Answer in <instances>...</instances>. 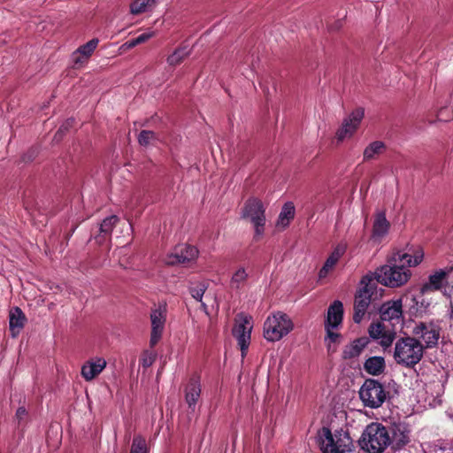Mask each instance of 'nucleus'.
Listing matches in <instances>:
<instances>
[{"label": "nucleus", "instance_id": "12", "mask_svg": "<svg viewBox=\"0 0 453 453\" xmlns=\"http://www.w3.org/2000/svg\"><path fill=\"white\" fill-rule=\"evenodd\" d=\"M364 115L365 111L363 108L355 109L349 117L343 120L342 127L338 129L336 133L338 141L342 142L345 138L352 136L358 128Z\"/></svg>", "mask_w": 453, "mask_h": 453}, {"label": "nucleus", "instance_id": "29", "mask_svg": "<svg viewBox=\"0 0 453 453\" xmlns=\"http://www.w3.org/2000/svg\"><path fill=\"white\" fill-rule=\"evenodd\" d=\"M209 287L206 281H199L189 287L188 291L191 296L198 302H202L203 296Z\"/></svg>", "mask_w": 453, "mask_h": 453}, {"label": "nucleus", "instance_id": "43", "mask_svg": "<svg viewBox=\"0 0 453 453\" xmlns=\"http://www.w3.org/2000/svg\"><path fill=\"white\" fill-rule=\"evenodd\" d=\"M154 35V32H144L143 33V42L151 38Z\"/></svg>", "mask_w": 453, "mask_h": 453}, {"label": "nucleus", "instance_id": "41", "mask_svg": "<svg viewBox=\"0 0 453 453\" xmlns=\"http://www.w3.org/2000/svg\"><path fill=\"white\" fill-rule=\"evenodd\" d=\"M159 0H143V12L152 10Z\"/></svg>", "mask_w": 453, "mask_h": 453}, {"label": "nucleus", "instance_id": "40", "mask_svg": "<svg viewBox=\"0 0 453 453\" xmlns=\"http://www.w3.org/2000/svg\"><path fill=\"white\" fill-rule=\"evenodd\" d=\"M130 453H142V441L139 438L134 440Z\"/></svg>", "mask_w": 453, "mask_h": 453}, {"label": "nucleus", "instance_id": "22", "mask_svg": "<svg viewBox=\"0 0 453 453\" xmlns=\"http://www.w3.org/2000/svg\"><path fill=\"white\" fill-rule=\"evenodd\" d=\"M365 371L372 376H379L382 374L386 369L385 359L382 357H371L364 363Z\"/></svg>", "mask_w": 453, "mask_h": 453}, {"label": "nucleus", "instance_id": "3", "mask_svg": "<svg viewBox=\"0 0 453 453\" xmlns=\"http://www.w3.org/2000/svg\"><path fill=\"white\" fill-rule=\"evenodd\" d=\"M390 431L380 423H372L364 430L360 447L368 453H382L390 444Z\"/></svg>", "mask_w": 453, "mask_h": 453}, {"label": "nucleus", "instance_id": "2", "mask_svg": "<svg viewBox=\"0 0 453 453\" xmlns=\"http://www.w3.org/2000/svg\"><path fill=\"white\" fill-rule=\"evenodd\" d=\"M425 347L418 339L401 337L395 345L394 359L398 365L413 368L422 359Z\"/></svg>", "mask_w": 453, "mask_h": 453}, {"label": "nucleus", "instance_id": "36", "mask_svg": "<svg viewBox=\"0 0 453 453\" xmlns=\"http://www.w3.org/2000/svg\"><path fill=\"white\" fill-rule=\"evenodd\" d=\"M255 227L254 240L258 241L261 235L264 234V226L265 225V221H257L253 223Z\"/></svg>", "mask_w": 453, "mask_h": 453}, {"label": "nucleus", "instance_id": "23", "mask_svg": "<svg viewBox=\"0 0 453 453\" xmlns=\"http://www.w3.org/2000/svg\"><path fill=\"white\" fill-rule=\"evenodd\" d=\"M26 318L22 311L16 307L10 312V331L12 337H16L24 326Z\"/></svg>", "mask_w": 453, "mask_h": 453}, {"label": "nucleus", "instance_id": "48", "mask_svg": "<svg viewBox=\"0 0 453 453\" xmlns=\"http://www.w3.org/2000/svg\"><path fill=\"white\" fill-rule=\"evenodd\" d=\"M137 140L139 142H142V133L137 134Z\"/></svg>", "mask_w": 453, "mask_h": 453}, {"label": "nucleus", "instance_id": "38", "mask_svg": "<svg viewBox=\"0 0 453 453\" xmlns=\"http://www.w3.org/2000/svg\"><path fill=\"white\" fill-rule=\"evenodd\" d=\"M325 328L326 331V335H327L328 339L330 340V342H336L338 341V339L341 337V334L334 332L332 330L333 329L332 326H325Z\"/></svg>", "mask_w": 453, "mask_h": 453}, {"label": "nucleus", "instance_id": "18", "mask_svg": "<svg viewBox=\"0 0 453 453\" xmlns=\"http://www.w3.org/2000/svg\"><path fill=\"white\" fill-rule=\"evenodd\" d=\"M99 41L92 39L87 43L79 47L72 55L73 62L76 65H81L87 62L91 54L96 49Z\"/></svg>", "mask_w": 453, "mask_h": 453}, {"label": "nucleus", "instance_id": "20", "mask_svg": "<svg viewBox=\"0 0 453 453\" xmlns=\"http://www.w3.org/2000/svg\"><path fill=\"white\" fill-rule=\"evenodd\" d=\"M346 251L345 244H338L333 252L329 255L327 259L326 260L324 265L319 270V275L320 278H324L327 275L330 270L334 268V266L337 264L339 259L342 257V255Z\"/></svg>", "mask_w": 453, "mask_h": 453}, {"label": "nucleus", "instance_id": "37", "mask_svg": "<svg viewBox=\"0 0 453 453\" xmlns=\"http://www.w3.org/2000/svg\"><path fill=\"white\" fill-rule=\"evenodd\" d=\"M142 137H143V146L150 144V143H154V142H157L158 140L152 131L143 130Z\"/></svg>", "mask_w": 453, "mask_h": 453}, {"label": "nucleus", "instance_id": "17", "mask_svg": "<svg viewBox=\"0 0 453 453\" xmlns=\"http://www.w3.org/2000/svg\"><path fill=\"white\" fill-rule=\"evenodd\" d=\"M369 342L370 339L366 336L355 339L353 342L344 347L342 353V358L348 360L359 357L362 351L367 347Z\"/></svg>", "mask_w": 453, "mask_h": 453}, {"label": "nucleus", "instance_id": "10", "mask_svg": "<svg viewBox=\"0 0 453 453\" xmlns=\"http://www.w3.org/2000/svg\"><path fill=\"white\" fill-rule=\"evenodd\" d=\"M251 329L250 318L246 316H240L233 328V335L238 342L242 357L246 354L250 342Z\"/></svg>", "mask_w": 453, "mask_h": 453}, {"label": "nucleus", "instance_id": "33", "mask_svg": "<svg viewBox=\"0 0 453 453\" xmlns=\"http://www.w3.org/2000/svg\"><path fill=\"white\" fill-rule=\"evenodd\" d=\"M386 332L385 326L380 322L372 323L368 328L369 335L373 339H380Z\"/></svg>", "mask_w": 453, "mask_h": 453}, {"label": "nucleus", "instance_id": "16", "mask_svg": "<svg viewBox=\"0 0 453 453\" xmlns=\"http://www.w3.org/2000/svg\"><path fill=\"white\" fill-rule=\"evenodd\" d=\"M106 365L107 362L104 357L89 358L82 365L81 374L86 381H91L105 369Z\"/></svg>", "mask_w": 453, "mask_h": 453}, {"label": "nucleus", "instance_id": "7", "mask_svg": "<svg viewBox=\"0 0 453 453\" xmlns=\"http://www.w3.org/2000/svg\"><path fill=\"white\" fill-rule=\"evenodd\" d=\"M168 313L167 303L165 301L154 303L150 308V346L154 348L162 339Z\"/></svg>", "mask_w": 453, "mask_h": 453}, {"label": "nucleus", "instance_id": "45", "mask_svg": "<svg viewBox=\"0 0 453 453\" xmlns=\"http://www.w3.org/2000/svg\"><path fill=\"white\" fill-rule=\"evenodd\" d=\"M145 355V353L143 352V356ZM152 363V360L150 359L149 361L143 357V363H142V365L143 366H146V365H150V364Z\"/></svg>", "mask_w": 453, "mask_h": 453}, {"label": "nucleus", "instance_id": "42", "mask_svg": "<svg viewBox=\"0 0 453 453\" xmlns=\"http://www.w3.org/2000/svg\"><path fill=\"white\" fill-rule=\"evenodd\" d=\"M27 415V411L24 407H19L16 411V417L21 420Z\"/></svg>", "mask_w": 453, "mask_h": 453}, {"label": "nucleus", "instance_id": "1", "mask_svg": "<svg viewBox=\"0 0 453 453\" xmlns=\"http://www.w3.org/2000/svg\"><path fill=\"white\" fill-rule=\"evenodd\" d=\"M422 255L412 257L408 253L396 252L388 257L386 265L379 267L374 273H369L376 285L380 283L389 288L404 285L411 273L410 267L418 265L422 261Z\"/></svg>", "mask_w": 453, "mask_h": 453}, {"label": "nucleus", "instance_id": "21", "mask_svg": "<svg viewBox=\"0 0 453 453\" xmlns=\"http://www.w3.org/2000/svg\"><path fill=\"white\" fill-rule=\"evenodd\" d=\"M322 432L325 436L321 445L323 453H345V445L342 446L339 441H335L328 428H323Z\"/></svg>", "mask_w": 453, "mask_h": 453}, {"label": "nucleus", "instance_id": "5", "mask_svg": "<svg viewBox=\"0 0 453 453\" xmlns=\"http://www.w3.org/2000/svg\"><path fill=\"white\" fill-rule=\"evenodd\" d=\"M365 407L378 409L385 403L389 394L385 387L375 379H366L358 391Z\"/></svg>", "mask_w": 453, "mask_h": 453}, {"label": "nucleus", "instance_id": "34", "mask_svg": "<svg viewBox=\"0 0 453 453\" xmlns=\"http://www.w3.org/2000/svg\"><path fill=\"white\" fill-rule=\"evenodd\" d=\"M395 338V332H386L380 339V344L381 347H383L385 349L388 347H390Z\"/></svg>", "mask_w": 453, "mask_h": 453}, {"label": "nucleus", "instance_id": "13", "mask_svg": "<svg viewBox=\"0 0 453 453\" xmlns=\"http://www.w3.org/2000/svg\"><path fill=\"white\" fill-rule=\"evenodd\" d=\"M452 272L453 266L435 271L433 274L429 275L427 282L421 286V293L425 294L441 290L447 285V280Z\"/></svg>", "mask_w": 453, "mask_h": 453}, {"label": "nucleus", "instance_id": "24", "mask_svg": "<svg viewBox=\"0 0 453 453\" xmlns=\"http://www.w3.org/2000/svg\"><path fill=\"white\" fill-rule=\"evenodd\" d=\"M389 226L385 212L377 213L372 226V237L375 239L383 237L388 234Z\"/></svg>", "mask_w": 453, "mask_h": 453}, {"label": "nucleus", "instance_id": "4", "mask_svg": "<svg viewBox=\"0 0 453 453\" xmlns=\"http://www.w3.org/2000/svg\"><path fill=\"white\" fill-rule=\"evenodd\" d=\"M370 274H365L360 280V287L355 294L353 321L359 324L372 300L377 298V285Z\"/></svg>", "mask_w": 453, "mask_h": 453}, {"label": "nucleus", "instance_id": "32", "mask_svg": "<svg viewBox=\"0 0 453 453\" xmlns=\"http://www.w3.org/2000/svg\"><path fill=\"white\" fill-rule=\"evenodd\" d=\"M118 220V217L114 215L104 219L100 225V234L104 235H108L111 232L113 226L116 225Z\"/></svg>", "mask_w": 453, "mask_h": 453}, {"label": "nucleus", "instance_id": "19", "mask_svg": "<svg viewBox=\"0 0 453 453\" xmlns=\"http://www.w3.org/2000/svg\"><path fill=\"white\" fill-rule=\"evenodd\" d=\"M342 319L343 304L341 301L335 300L328 307L325 326L336 328L339 325L342 324Z\"/></svg>", "mask_w": 453, "mask_h": 453}, {"label": "nucleus", "instance_id": "35", "mask_svg": "<svg viewBox=\"0 0 453 453\" xmlns=\"http://www.w3.org/2000/svg\"><path fill=\"white\" fill-rule=\"evenodd\" d=\"M142 43V35H138L136 38L129 40L121 45L120 50L126 51L129 49L135 47L136 45Z\"/></svg>", "mask_w": 453, "mask_h": 453}, {"label": "nucleus", "instance_id": "6", "mask_svg": "<svg viewBox=\"0 0 453 453\" xmlns=\"http://www.w3.org/2000/svg\"><path fill=\"white\" fill-rule=\"evenodd\" d=\"M293 329V323L288 316L278 311L269 316L264 324V336L267 341L276 342L287 335Z\"/></svg>", "mask_w": 453, "mask_h": 453}, {"label": "nucleus", "instance_id": "15", "mask_svg": "<svg viewBox=\"0 0 453 453\" xmlns=\"http://www.w3.org/2000/svg\"><path fill=\"white\" fill-rule=\"evenodd\" d=\"M265 209L261 200L257 198H249L242 209V218L249 219L251 223L257 221H265Z\"/></svg>", "mask_w": 453, "mask_h": 453}, {"label": "nucleus", "instance_id": "26", "mask_svg": "<svg viewBox=\"0 0 453 453\" xmlns=\"http://www.w3.org/2000/svg\"><path fill=\"white\" fill-rule=\"evenodd\" d=\"M386 150V145L381 141L371 142L364 150V161H370L377 156L382 154Z\"/></svg>", "mask_w": 453, "mask_h": 453}, {"label": "nucleus", "instance_id": "46", "mask_svg": "<svg viewBox=\"0 0 453 453\" xmlns=\"http://www.w3.org/2000/svg\"><path fill=\"white\" fill-rule=\"evenodd\" d=\"M201 303V309L205 312V313H208V307L206 305V303H204L203 301L200 302Z\"/></svg>", "mask_w": 453, "mask_h": 453}, {"label": "nucleus", "instance_id": "9", "mask_svg": "<svg viewBox=\"0 0 453 453\" xmlns=\"http://www.w3.org/2000/svg\"><path fill=\"white\" fill-rule=\"evenodd\" d=\"M380 317L382 321H388L392 326L402 324L403 301L401 298L384 303L380 308Z\"/></svg>", "mask_w": 453, "mask_h": 453}, {"label": "nucleus", "instance_id": "25", "mask_svg": "<svg viewBox=\"0 0 453 453\" xmlns=\"http://www.w3.org/2000/svg\"><path fill=\"white\" fill-rule=\"evenodd\" d=\"M295 217V206L291 202L286 203L281 211L280 212L278 220H277V226H281L282 228H286L289 223L290 220L293 219Z\"/></svg>", "mask_w": 453, "mask_h": 453}, {"label": "nucleus", "instance_id": "47", "mask_svg": "<svg viewBox=\"0 0 453 453\" xmlns=\"http://www.w3.org/2000/svg\"><path fill=\"white\" fill-rule=\"evenodd\" d=\"M449 319L453 320V304L450 303V313H449Z\"/></svg>", "mask_w": 453, "mask_h": 453}, {"label": "nucleus", "instance_id": "49", "mask_svg": "<svg viewBox=\"0 0 453 453\" xmlns=\"http://www.w3.org/2000/svg\"><path fill=\"white\" fill-rule=\"evenodd\" d=\"M143 453H147V447L143 444Z\"/></svg>", "mask_w": 453, "mask_h": 453}, {"label": "nucleus", "instance_id": "39", "mask_svg": "<svg viewBox=\"0 0 453 453\" xmlns=\"http://www.w3.org/2000/svg\"><path fill=\"white\" fill-rule=\"evenodd\" d=\"M130 12L132 14H139L142 12V2L140 0H134L131 3Z\"/></svg>", "mask_w": 453, "mask_h": 453}, {"label": "nucleus", "instance_id": "31", "mask_svg": "<svg viewBox=\"0 0 453 453\" xmlns=\"http://www.w3.org/2000/svg\"><path fill=\"white\" fill-rule=\"evenodd\" d=\"M181 249V256L188 257L185 259L186 264L194 261L198 256V250L192 245L189 244H180Z\"/></svg>", "mask_w": 453, "mask_h": 453}, {"label": "nucleus", "instance_id": "8", "mask_svg": "<svg viewBox=\"0 0 453 453\" xmlns=\"http://www.w3.org/2000/svg\"><path fill=\"white\" fill-rule=\"evenodd\" d=\"M440 332V326L433 320L429 323L418 322L412 329V334L425 342V349H432L438 344Z\"/></svg>", "mask_w": 453, "mask_h": 453}, {"label": "nucleus", "instance_id": "14", "mask_svg": "<svg viewBox=\"0 0 453 453\" xmlns=\"http://www.w3.org/2000/svg\"><path fill=\"white\" fill-rule=\"evenodd\" d=\"M202 392L201 380L197 373L192 374L188 383L184 387V397L189 409L195 410V407L200 398Z\"/></svg>", "mask_w": 453, "mask_h": 453}, {"label": "nucleus", "instance_id": "30", "mask_svg": "<svg viewBox=\"0 0 453 453\" xmlns=\"http://www.w3.org/2000/svg\"><path fill=\"white\" fill-rule=\"evenodd\" d=\"M248 279V273L244 268H239L232 276L230 285L232 288L239 289Z\"/></svg>", "mask_w": 453, "mask_h": 453}, {"label": "nucleus", "instance_id": "28", "mask_svg": "<svg viewBox=\"0 0 453 453\" xmlns=\"http://www.w3.org/2000/svg\"><path fill=\"white\" fill-rule=\"evenodd\" d=\"M187 257H188L181 256L180 245H177L171 253L166 255L164 261L167 265H184L186 264L185 259H187Z\"/></svg>", "mask_w": 453, "mask_h": 453}, {"label": "nucleus", "instance_id": "11", "mask_svg": "<svg viewBox=\"0 0 453 453\" xmlns=\"http://www.w3.org/2000/svg\"><path fill=\"white\" fill-rule=\"evenodd\" d=\"M391 449L395 452L403 449L410 441L411 430L403 423H394L388 426Z\"/></svg>", "mask_w": 453, "mask_h": 453}, {"label": "nucleus", "instance_id": "44", "mask_svg": "<svg viewBox=\"0 0 453 453\" xmlns=\"http://www.w3.org/2000/svg\"><path fill=\"white\" fill-rule=\"evenodd\" d=\"M73 119H69V120H67V121H66V123H65V125H63V126L60 127L59 131L66 130V129L68 128V127H71V126H72V123H73Z\"/></svg>", "mask_w": 453, "mask_h": 453}, {"label": "nucleus", "instance_id": "27", "mask_svg": "<svg viewBox=\"0 0 453 453\" xmlns=\"http://www.w3.org/2000/svg\"><path fill=\"white\" fill-rule=\"evenodd\" d=\"M190 52L191 50L188 49V46H180L168 57L167 62L170 65H178L190 54Z\"/></svg>", "mask_w": 453, "mask_h": 453}]
</instances>
